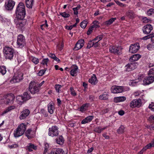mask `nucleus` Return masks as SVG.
<instances>
[{
  "instance_id": "nucleus-62",
  "label": "nucleus",
  "mask_w": 154,
  "mask_h": 154,
  "mask_svg": "<svg viewBox=\"0 0 154 154\" xmlns=\"http://www.w3.org/2000/svg\"><path fill=\"white\" fill-rule=\"evenodd\" d=\"M63 47V44L62 43L61 45L59 44L57 46V47L58 49L60 50H61Z\"/></svg>"
},
{
  "instance_id": "nucleus-1",
  "label": "nucleus",
  "mask_w": 154,
  "mask_h": 154,
  "mask_svg": "<svg viewBox=\"0 0 154 154\" xmlns=\"http://www.w3.org/2000/svg\"><path fill=\"white\" fill-rule=\"evenodd\" d=\"M16 16L14 22L17 26L21 29L26 25L27 20L24 19L26 14L25 6L24 4L20 3L16 11Z\"/></svg>"
},
{
  "instance_id": "nucleus-37",
  "label": "nucleus",
  "mask_w": 154,
  "mask_h": 154,
  "mask_svg": "<svg viewBox=\"0 0 154 154\" xmlns=\"http://www.w3.org/2000/svg\"><path fill=\"white\" fill-rule=\"evenodd\" d=\"M81 7L80 5H78L76 7L72 8V10L74 12V14L77 15L78 14L79 12L78 11L81 8Z\"/></svg>"
},
{
  "instance_id": "nucleus-4",
  "label": "nucleus",
  "mask_w": 154,
  "mask_h": 154,
  "mask_svg": "<svg viewBox=\"0 0 154 154\" xmlns=\"http://www.w3.org/2000/svg\"><path fill=\"white\" fill-rule=\"evenodd\" d=\"M23 79V73L20 72L18 71L14 73L10 82L12 84L19 82L22 81Z\"/></svg>"
},
{
  "instance_id": "nucleus-28",
  "label": "nucleus",
  "mask_w": 154,
  "mask_h": 154,
  "mask_svg": "<svg viewBox=\"0 0 154 154\" xmlns=\"http://www.w3.org/2000/svg\"><path fill=\"white\" fill-rule=\"evenodd\" d=\"M116 19V18H112L104 22L103 23V25L107 26H109L112 24Z\"/></svg>"
},
{
  "instance_id": "nucleus-15",
  "label": "nucleus",
  "mask_w": 154,
  "mask_h": 154,
  "mask_svg": "<svg viewBox=\"0 0 154 154\" xmlns=\"http://www.w3.org/2000/svg\"><path fill=\"white\" fill-rule=\"evenodd\" d=\"M153 27L150 24H147L144 26L143 32L144 34L148 35L149 34L152 30Z\"/></svg>"
},
{
  "instance_id": "nucleus-34",
  "label": "nucleus",
  "mask_w": 154,
  "mask_h": 154,
  "mask_svg": "<svg viewBox=\"0 0 154 154\" xmlns=\"http://www.w3.org/2000/svg\"><path fill=\"white\" fill-rule=\"evenodd\" d=\"M108 97V94L106 92H104L102 95L99 96V98L101 100H106Z\"/></svg>"
},
{
  "instance_id": "nucleus-53",
  "label": "nucleus",
  "mask_w": 154,
  "mask_h": 154,
  "mask_svg": "<svg viewBox=\"0 0 154 154\" xmlns=\"http://www.w3.org/2000/svg\"><path fill=\"white\" fill-rule=\"evenodd\" d=\"M147 47V49L149 50H152L154 48V45L153 44H149Z\"/></svg>"
},
{
  "instance_id": "nucleus-14",
  "label": "nucleus",
  "mask_w": 154,
  "mask_h": 154,
  "mask_svg": "<svg viewBox=\"0 0 154 154\" xmlns=\"http://www.w3.org/2000/svg\"><path fill=\"white\" fill-rule=\"evenodd\" d=\"M136 63L128 64L125 66V69L127 72H129L135 69L137 66Z\"/></svg>"
},
{
  "instance_id": "nucleus-18",
  "label": "nucleus",
  "mask_w": 154,
  "mask_h": 154,
  "mask_svg": "<svg viewBox=\"0 0 154 154\" xmlns=\"http://www.w3.org/2000/svg\"><path fill=\"white\" fill-rule=\"evenodd\" d=\"M35 132L34 130H32L31 129H28L26 132V136L28 139H30L33 137L35 135Z\"/></svg>"
},
{
  "instance_id": "nucleus-25",
  "label": "nucleus",
  "mask_w": 154,
  "mask_h": 154,
  "mask_svg": "<svg viewBox=\"0 0 154 154\" xmlns=\"http://www.w3.org/2000/svg\"><path fill=\"white\" fill-rule=\"evenodd\" d=\"M54 103H49L48 105V111L51 114H52L54 112Z\"/></svg>"
},
{
  "instance_id": "nucleus-7",
  "label": "nucleus",
  "mask_w": 154,
  "mask_h": 154,
  "mask_svg": "<svg viewBox=\"0 0 154 154\" xmlns=\"http://www.w3.org/2000/svg\"><path fill=\"white\" fill-rule=\"evenodd\" d=\"M127 88L125 87L113 86L111 89L112 93L114 94H116L122 93L127 90Z\"/></svg>"
},
{
  "instance_id": "nucleus-64",
  "label": "nucleus",
  "mask_w": 154,
  "mask_h": 154,
  "mask_svg": "<svg viewBox=\"0 0 154 154\" xmlns=\"http://www.w3.org/2000/svg\"><path fill=\"white\" fill-rule=\"evenodd\" d=\"M149 120L152 122L154 123V116L152 115L149 118Z\"/></svg>"
},
{
  "instance_id": "nucleus-46",
  "label": "nucleus",
  "mask_w": 154,
  "mask_h": 154,
  "mask_svg": "<svg viewBox=\"0 0 154 154\" xmlns=\"http://www.w3.org/2000/svg\"><path fill=\"white\" fill-rule=\"evenodd\" d=\"M148 80L149 84L153 82L154 81V77L153 76H149L147 77Z\"/></svg>"
},
{
  "instance_id": "nucleus-39",
  "label": "nucleus",
  "mask_w": 154,
  "mask_h": 154,
  "mask_svg": "<svg viewBox=\"0 0 154 154\" xmlns=\"http://www.w3.org/2000/svg\"><path fill=\"white\" fill-rule=\"evenodd\" d=\"M62 87L61 85L59 84H56L54 86V88L57 92L59 93L61 91Z\"/></svg>"
},
{
  "instance_id": "nucleus-38",
  "label": "nucleus",
  "mask_w": 154,
  "mask_h": 154,
  "mask_svg": "<svg viewBox=\"0 0 154 154\" xmlns=\"http://www.w3.org/2000/svg\"><path fill=\"white\" fill-rule=\"evenodd\" d=\"M6 72V68L5 66H0V73L2 75H5Z\"/></svg>"
},
{
  "instance_id": "nucleus-57",
  "label": "nucleus",
  "mask_w": 154,
  "mask_h": 154,
  "mask_svg": "<svg viewBox=\"0 0 154 154\" xmlns=\"http://www.w3.org/2000/svg\"><path fill=\"white\" fill-rule=\"evenodd\" d=\"M116 2L117 5L122 7H125L126 6L125 4L121 3L119 1H116Z\"/></svg>"
},
{
  "instance_id": "nucleus-16",
  "label": "nucleus",
  "mask_w": 154,
  "mask_h": 154,
  "mask_svg": "<svg viewBox=\"0 0 154 154\" xmlns=\"http://www.w3.org/2000/svg\"><path fill=\"white\" fill-rule=\"evenodd\" d=\"M30 113L29 110L27 109H24L21 112V115L20 116L19 118L20 120L25 119L27 117Z\"/></svg>"
},
{
  "instance_id": "nucleus-21",
  "label": "nucleus",
  "mask_w": 154,
  "mask_h": 154,
  "mask_svg": "<svg viewBox=\"0 0 154 154\" xmlns=\"http://www.w3.org/2000/svg\"><path fill=\"white\" fill-rule=\"evenodd\" d=\"M94 116H88L83 119L81 122L82 124H85L90 122L93 119Z\"/></svg>"
},
{
  "instance_id": "nucleus-52",
  "label": "nucleus",
  "mask_w": 154,
  "mask_h": 154,
  "mask_svg": "<svg viewBox=\"0 0 154 154\" xmlns=\"http://www.w3.org/2000/svg\"><path fill=\"white\" fill-rule=\"evenodd\" d=\"M23 97L22 96H18L16 97L17 100L20 102H24L23 101Z\"/></svg>"
},
{
  "instance_id": "nucleus-60",
  "label": "nucleus",
  "mask_w": 154,
  "mask_h": 154,
  "mask_svg": "<svg viewBox=\"0 0 154 154\" xmlns=\"http://www.w3.org/2000/svg\"><path fill=\"white\" fill-rule=\"evenodd\" d=\"M109 111V110L108 108H105L102 110L101 112H100V113L101 114L106 113L108 112Z\"/></svg>"
},
{
  "instance_id": "nucleus-54",
  "label": "nucleus",
  "mask_w": 154,
  "mask_h": 154,
  "mask_svg": "<svg viewBox=\"0 0 154 154\" xmlns=\"http://www.w3.org/2000/svg\"><path fill=\"white\" fill-rule=\"evenodd\" d=\"M148 81V80L147 77H146L143 80V85H149V83Z\"/></svg>"
},
{
  "instance_id": "nucleus-11",
  "label": "nucleus",
  "mask_w": 154,
  "mask_h": 154,
  "mask_svg": "<svg viewBox=\"0 0 154 154\" xmlns=\"http://www.w3.org/2000/svg\"><path fill=\"white\" fill-rule=\"evenodd\" d=\"M15 5V2L12 0H8L6 1L5 7L7 10H11L13 9Z\"/></svg>"
},
{
  "instance_id": "nucleus-26",
  "label": "nucleus",
  "mask_w": 154,
  "mask_h": 154,
  "mask_svg": "<svg viewBox=\"0 0 154 154\" xmlns=\"http://www.w3.org/2000/svg\"><path fill=\"white\" fill-rule=\"evenodd\" d=\"M126 100V98L124 96H121L114 97V101L116 103L123 102Z\"/></svg>"
},
{
  "instance_id": "nucleus-44",
  "label": "nucleus",
  "mask_w": 154,
  "mask_h": 154,
  "mask_svg": "<svg viewBox=\"0 0 154 154\" xmlns=\"http://www.w3.org/2000/svg\"><path fill=\"white\" fill-rule=\"evenodd\" d=\"M60 14L61 16L64 18H68L70 16L69 14L67 13L66 12H61Z\"/></svg>"
},
{
  "instance_id": "nucleus-13",
  "label": "nucleus",
  "mask_w": 154,
  "mask_h": 154,
  "mask_svg": "<svg viewBox=\"0 0 154 154\" xmlns=\"http://www.w3.org/2000/svg\"><path fill=\"white\" fill-rule=\"evenodd\" d=\"M138 43L131 45L129 47V52L131 53H134L137 52L139 49Z\"/></svg>"
},
{
  "instance_id": "nucleus-29",
  "label": "nucleus",
  "mask_w": 154,
  "mask_h": 154,
  "mask_svg": "<svg viewBox=\"0 0 154 154\" xmlns=\"http://www.w3.org/2000/svg\"><path fill=\"white\" fill-rule=\"evenodd\" d=\"M34 0H26V6L29 8H32Z\"/></svg>"
},
{
  "instance_id": "nucleus-17",
  "label": "nucleus",
  "mask_w": 154,
  "mask_h": 154,
  "mask_svg": "<svg viewBox=\"0 0 154 154\" xmlns=\"http://www.w3.org/2000/svg\"><path fill=\"white\" fill-rule=\"evenodd\" d=\"M84 41L82 39L79 40L76 43L74 49L75 50H78L81 49L84 46Z\"/></svg>"
},
{
  "instance_id": "nucleus-33",
  "label": "nucleus",
  "mask_w": 154,
  "mask_h": 154,
  "mask_svg": "<svg viewBox=\"0 0 154 154\" xmlns=\"http://www.w3.org/2000/svg\"><path fill=\"white\" fill-rule=\"evenodd\" d=\"M23 101H26L30 98V96L27 92H24L23 94Z\"/></svg>"
},
{
  "instance_id": "nucleus-42",
  "label": "nucleus",
  "mask_w": 154,
  "mask_h": 154,
  "mask_svg": "<svg viewBox=\"0 0 154 154\" xmlns=\"http://www.w3.org/2000/svg\"><path fill=\"white\" fill-rule=\"evenodd\" d=\"M88 23L87 21L85 20L82 21L80 24V26L82 28L84 29L85 28Z\"/></svg>"
},
{
  "instance_id": "nucleus-55",
  "label": "nucleus",
  "mask_w": 154,
  "mask_h": 154,
  "mask_svg": "<svg viewBox=\"0 0 154 154\" xmlns=\"http://www.w3.org/2000/svg\"><path fill=\"white\" fill-rule=\"evenodd\" d=\"M149 108L152 111H154V103L152 102L149 105Z\"/></svg>"
},
{
  "instance_id": "nucleus-3",
  "label": "nucleus",
  "mask_w": 154,
  "mask_h": 154,
  "mask_svg": "<svg viewBox=\"0 0 154 154\" xmlns=\"http://www.w3.org/2000/svg\"><path fill=\"white\" fill-rule=\"evenodd\" d=\"M3 53L6 59L11 60L14 56V50L12 47L6 45L3 47Z\"/></svg>"
},
{
  "instance_id": "nucleus-30",
  "label": "nucleus",
  "mask_w": 154,
  "mask_h": 154,
  "mask_svg": "<svg viewBox=\"0 0 154 154\" xmlns=\"http://www.w3.org/2000/svg\"><path fill=\"white\" fill-rule=\"evenodd\" d=\"M126 15L128 17L131 19L134 17V13L133 11L129 10L126 13Z\"/></svg>"
},
{
  "instance_id": "nucleus-56",
  "label": "nucleus",
  "mask_w": 154,
  "mask_h": 154,
  "mask_svg": "<svg viewBox=\"0 0 154 154\" xmlns=\"http://www.w3.org/2000/svg\"><path fill=\"white\" fill-rule=\"evenodd\" d=\"M151 36L152 34L148 35L146 36L143 37L142 38V39L144 40H146L150 38H151Z\"/></svg>"
},
{
  "instance_id": "nucleus-6",
  "label": "nucleus",
  "mask_w": 154,
  "mask_h": 154,
  "mask_svg": "<svg viewBox=\"0 0 154 154\" xmlns=\"http://www.w3.org/2000/svg\"><path fill=\"white\" fill-rule=\"evenodd\" d=\"M15 97L13 94H9L4 95L3 100L4 103L7 104H12L13 103Z\"/></svg>"
},
{
  "instance_id": "nucleus-31",
  "label": "nucleus",
  "mask_w": 154,
  "mask_h": 154,
  "mask_svg": "<svg viewBox=\"0 0 154 154\" xmlns=\"http://www.w3.org/2000/svg\"><path fill=\"white\" fill-rule=\"evenodd\" d=\"M44 149L43 154H47L48 152L50 149L49 145L48 143L46 142L44 143Z\"/></svg>"
},
{
  "instance_id": "nucleus-47",
  "label": "nucleus",
  "mask_w": 154,
  "mask_h": 154,
  "mask_svg": "<svg viewBox=\"0 0 154 154\" xmlns=\"http://www.w3.org/2000/svg\"><path fill=\"white\" fill-rule=\"evenodd\" d=\"M94 39L90 41L88 43V45L87 46V48H90L91 47H93L94 45Z\"/></svg>"
},
{
  "instance_id": "nucleus-36",
  "label": "nucleus",
  "mask_w": 154,
  "mask_h": 154,
  "mask_svg": "<svg viewBox=\"0 0 154 154\" xmlns=\"http://www.w3.org/2000/svg\"><path fill=\"white\" fill-rule=\"evenodd\" d=\"M138 79H136L135 80H131L129 82V85L132 86H135L138 84Z\"/></svg>"
},
{
  "instance_id": "nucleus-49",
  "label": "nucleus",
  "mask_w": 154,
  "mask_h": 154,
  "mask_svg": "<svg viewBox=\"0 0 154 154\" xmlns=\"http://www.w3.org/2000/svg\"><path fill=\"white\" fill-rule=\"evenodd\" d=\"M70 89L71 94L73 96H76L77 94L73 88L71 87Z\"/></svg>"
},
{
  "instance_id": "nucleus-58",
  "label": "nucleus",
  "mask_w": 154,
  "mask_h": 154,
  "mask_svg": "<svg viewBox=\"0 0 154 154\" xmlns=\"http://www.w3.org/2000/svg\"><path fill=\"white\" fill-rule=\"evenodd\" d=\"M46 70L45 69L40 70L38 73V75L39 76L42 75L45 72Z\"/></svg>"
},
{
  "instance_id": "nucleus-61",
  "label": "nucleus",
  "mask_w": 154,
  "mask_h": 154,
  "mask_svg": "<svg viewBox=\"0 0 154 154\" xmlns=\"http://www.w3.org/2000/svg\"><path fill=\"white\" fill-rule=\"evenodd\" d=\"M94 40L93 46L94 47H98L99 45V42L96 40H95L94 39Z\"/></svg>"
},
{
  "instance_id": "nucleus-40",
  "label": "nucleus",
  "mask_w": 154,
  "mask_h": 154,
  "mask_svg": "<svg viewBox=\"0 0 154 154\" xmlns=\"http://www.w3.org/2000/svg\"><path fill=\"white\" fill-rule=\"evenodd\" d=\"M125 127L123 125L121 126L117 130V132L119 134H122L124 132Z\"/></svg>"
},
{
  "instance_id": "nucleus-5",
  "label": "nucleus",
  "mask_w": 154,
  "mask_h": 154,
  "mask_svg": "<svg viewBox=\"0 0 154 154\" xmlns=\"http://www.w3.org/2000/svg\"><path fill=\"white\" fill-rule=\"evenodd\" d=\"M29 88L31 93L33 94L38 92L39 90L38 84L34 81L30 83Z\"/></svg>"
},
{
  "instance_id": "nucleus-51",
  "label": "nucleus",
  "mask_w": 154,
  "mask_h": 154,
  "mask_svg": "<svg viewBox=\"0 0 154 154\" xmlns=\"http://www.w3.org/2000/svg\"><path fill=\"white\" fill-rule=\"evenodd\" d=\"M49 61V60L48 58H46L44 59L42 61L41 64L43 65H46L47 66L48 63Z\"/></svg>"
},
{
  "instance_id": "nucleus-24",
  "label": "nucleus",
  "mask_w": 154,
  "mask_h": 154,
  "mask_svg": "<svg viewBox=\"0 0 154 154\" xmlns=\"http://www.w3.org/2000/svg\"><path fill=\"white\" fill-rule=\"evenodd\" d=\"M26 148V149L30 152L32 151L33 149L36 150L37 149V146L32 143H28Z\"/></svg>"
},
{
  "instance_id": "nucleus-10",
  "label": "nucleus",
  "mask_w": 154,
  "mask_h": 154,
  "mask_svg": "<svg viewBox=\"0 0 154 154\" xmlns=\"http://www.w3.org/2000/svg\"><path fill=\"white\" fill-rule=\"evenodd\" d=\"M17 44L20 47L22 48L25 45V37L22 35H19L18 36Z\"/></svg>"
},
{
  "instance_id": "nucleus-63",
  "label": "nucleus",
  "mask_w": 154,
  "mask_h": 154,
  "mask_svg": "<svg viewBox=\"0 0 154 154\" xmlns=\"http://www.w3.org/2000/svg\"><path fill=\"white\" fill-rule=\"evenodd\" d=\"M18 146V145L16 144H13L11 145H9L8 147L10 148H14Z\"/></svg>"
},
{
  "instance_id": "nucleus-12",
  "label": "nucleus",
  "mask_w": 154,
  "mask_h": 154,
  "mask_svg": "<svg viewBox=\"0 0 154 154\" xmlns=\"http://www.w3.org/2000/svg\"><path fill=\"white\" fill-rule=\"evenodd\" d=\"M141 100L139 98L133 100L131 102L130 105L131 108L139 107L141 106Z\"/></svg>"
},
{
  "instance_id": "nucleus-45",
  "label": "nucleus",
  "mask_w": 154,
  "mask_h": 154,
  "mask_svg": "<svg viewBox=\"0 0 154 154\" xmlns=\"http://www.w3.org/2000/svg\"><path fill=\"white\" fill-rule=\"evenodd\" d=\"M147 14L148 16H151L152 15H154V9L151 8L149 9L147 11Z\"/></svg>"
},
{
  "instance_id": "nucleus-20",
  "label": "nucleus",
  "mask_w": 154,
  "mask_h": 154,
  "mask_svg": "<svg viewBox=\"0 0 154 154\" xmlns=\"http://www.w3.org/2000/svg\"><path fill=\"white\" fill-rule=\"evenodd\" d=\"M71 68L72 69L70 71L71 75L72 76H76L78 69V67L76 65H73Z\"/></svg>"
},
{
  "instance_id": "nucleus-9",
  "label": "nucleus",
  "mask_w": 154,
  "mask_h": 154,
  "mask_svg": "<svg viewBox=\"0 0 154 154\" xmlns=\"http://www.w3.org/2000/svg\"><path fill=\"white\" fill-rule=\"evenodd\" d=\"M122 48L120 46H111L109 49V51L114 54H120L122 53Z\"/></svg>"
},
{
  "instance_id": "nucleus-41",
  "label": "nucleus",
  "mask_w": 154,
  "mask_h": 154,
  "mask_svg": "<svg viewBox=\"0 0 154 154\" xmlns=\"http://www.w3.org/2000/svg\"><path fill=\"white\" fill-rule=\"evenodd\" d=\"M30 59L32 62L35 64H37L39 62V60L38 58L32 57Z\"/></svg>"
},
{
  "instance_id": "nucleus-27",
  "label": "nucleus",
  "mask_w": 154,
  "mask_h": 154,
  "mask_svg": "<svg viewBox=\"0 0 154 154\" xmlns=\"http://www.w3.org/2000/svg\"><path fill=\"white\" fill-rule=\"evenodd\" d=\"M108 127L107 126H105L102 128L100 126H97L95 128L94 131L98 133H100L103 130L106 129Z\"/></svg>"
},
{
  "instance_id": "nucleus-32",
  "label": "nucleus",
  "mask_w": 154,
  "mask_h": 154,
  "mask_svg": "<svg viewBox=\"0 0 154 154\" xmlns=\"http://www.w3.org/2000/svg\"><path fill=\"white\" fill-rule=\"evenodd\" d=\"M57 143L58 144H61L63 143L64 140L62 136H60L59 137L56 139Z\"/></svg>"
},
{
  "instance_id": "nucleus-35",
  "label": "nucleus",
  "mask_w": 154,
  "mask_h": 154,
  "mask_svg": "<svg viewBox=\"0 0 154 154\" xmlns=\"http://www.w3.org/2000/svg\"><path fill=\"white\" fill-rule=\"evenodd\" d=\"M15 108V106H11L7 108L2 113V115H3L4 114L7 113L9 112L12 109H14Z\"/></svg>"
},
{
  "instance_id": "nucleus-48",
  "label": "nucleus",
  "mask_w": 154,
  "mask_h": 154,
  "mask_svg": "<svg viewBox=\"0 0 154 154\" xmlns=\"http://www.w3.org/2000/svg\"><path fill=\"white\" fill-rule=\"evenodd\" d=\"M86 104H83L80 108H79V110L82 112L85 111L86 110Z\"/></svg>"
},
{
  "instance_id": "nucleus-8",
  "label": "nucleus",
  "mask_w": 154,
  "mask_h": 154,
  "mask_svg": "<svg viewBox=\"0 0 154 154\" xmlns=\"http://www.w3.org/2000/svg\"><path fill=\"white\" fill-rule=\"evenodd\" d=\"M58 129V128L56 126H52L49 128L48 135L52 137L57 136L59 134Z\"/></svg>"
},
{
  "instance_id": "nucleus-19",
  "label": "nucleus",
  "mask_w": 154,
  "mask_h": 154,
  "mask_svg": "<svg viewBox=\"0 0 154 154\" xmlns=\"http://www.w3.org/2000/svg\"><path fill=\"white\" fill-rule=\"evenodd\" d=\"M154 146V139L152 141L151 143H149L146 146L143 147L142 149L138 153V154H143V152L147 149L150 148Z\"/></svg>"
},
{
  "instance_id": "nucleus-59",
  "label": "nucleus",
  "mask_w": 154,
  "mask_h": 154,
  "mask_svg": "<svg viewBox=\"0 0 154 154\" xmlns=\"http://www.w3.org/2000/svg\"><path fill=\"white\" fill-rule=\"evenodd\" d=\"M94 28V27L93 26H92L91 27L89 28L88 31L87 32V34L88 35H89L91 33L92 31V30Z\"/></svg>"
},
{
  "instance_id": "nucleus-50",
  "label": "nucleus",
  "mask_w": 154,
  "mask_h": 154,
  "mask_svg": "<svg viewBox=\"0 0 154 154\" xmlns=\"http://www.w3.org/2000/svg\"><path fill=\"white\" fill-rule=\"evenodd\" d=\"M93 24H94L93 26L94 27H95V28H98L100 27V26L99 25L100 24L99 22L97 20H95L93 22Z\"/></svg>"
},
{
  "instance_id": "nucleus-2",
  "label": "nucleus",
  "mask_w": 154,
  "mask_h": 154,
  "mask_svg": "<svg viewBox=\"0 0 154 154\" xmlns=\"http://www.w3.org/2000/svg\"><path fill=\"white\" fill-rule=\"evenodd\" d=\"M26 129V125L22 123L18 125V127L14 131V135L16 138L22 136L24 133Z\"/></svg>"
},
{
  "instance_id": "nucleus-22",
  "label": "nucleus",
  "mask_w": 154,
  "mask_h": 154,
  "mask_svg": "<svg viewBox=\"0 0 154 154\" xmlns=\"http://www.w3.org/2000/svg\"><path fill=\"white\" fill-rule=\"evenodd\" d=\"M89 82L92 85H95L97 84L98 81L95 74H93L92 76L89 80Z\"/></svg>"
},
{
  "instance_id": "nucleus-23",
  "label": "nucleus",
  "mask_w": 154,
  "mask_h": 154,
  "mask_svg": "<svg viewBox=\"0 0 154 154\" xmlns=\"http://www.w3.org/2000/svg\"><path fill=\"white\" fill-rule=\"evenodd\" d=\"M141 57V56L138 54L133 55L129 59V61L131 62H134L137 61Z\"/></svg>"
},
{
  "instance_id": "nucleus-43",
  "label": "nucleus",
  "mask_w": 154,
  "mask_h": 154,
  "mask_svg": "<svg viewBox=\"0 0 154 154\" xmlns=\"http://www.w3.org/2000/svg\"><path fill=\"white\" fill-rule=\"evenodd\" d=\"M60 148H54L51 150L50 154H56V152H61Z\"/></svg>"
}]
</instances>
